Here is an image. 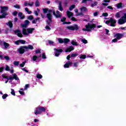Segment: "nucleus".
I'll use <instances>...</instances> for the list:
<instances>
[{"mask_svg": "<svg viewBox=\"0 0 126 126\" xmlns=\"http://www.w3.org/2000/svg\"><path fill=\"white\" fill-rule=\"evenodd\" d=\"M7 25L9 26V27H10V28H12V22H11V21H9V22L6 23Z\"/></svg>", "mask_w": 126, "mask_h": 126, "instance_id": "obj_26", "label": "nucleus"}, {"mask_svg": "<svg viewBox=\"0 0 126 126\" xmlns=\"http://www.w3.org/2000/svg\"><path fill=\"white\" fill-rule=\"evenodd\" d=\"M78 56V54H71V58H75Z\"/></svg>", "mask_w": 126, "mask_h": 126, "instance_id": "obj_37", "label": "nucleus"}, {"mask_svg": "<svg viewBox=\"0 0 126 126\" xmlns=\"http://www.w3.org/2000/svg\"><path fill=\"white\" fill-rule=\"evenodd\" d=\"M42 59H47V57H46V55L45 54V53L42 54Z\"/></svg>", "mask_w": 126, "mask_h": 126, "instance_id": "obj_52", "label": "nucleus"}, {"mask_svg": "<svg viewBox=\"0 0 126 126\" xmlns=\"http://www.w3.org/2000/svg\"><path fill=\"white\" fill-rule=\"evenodd\" d=\"M8 96V95L6 94H5L2 96V99H6V97Z\"/></svg>", "mask_w": 126, "mask_h": 126, "instance_id": "obj_41", "label": "nucleus"}, {"mask_svg": "<svg viewBox=\"0 0 126 126\" xmlns=\"http://www.w3.org/2000/svg\"><path fill=\"white\" fill-rule=\"evenodd\" d=\"M5 70H6L7 71H8L9 70V67L8 65L6 66Z\"/></svg>", "mask_w": 126, "mask_h": 126, "instance_id": "obj_63", "label": "nucleus"}, {"mask_svg": "<svg viewBox=\"0 0 126 126\" xmlns=\"http://www.w3.org/2000/svg\"><path fill=\"white\" fill-rule=\"evenodd\" d=\"M69 65H72V62L68 61L67 63H66L64 65V68H68Z\"/></svg>", "mask_w": 126, "mask_h": 126, "instance_id": "obj_19", "label": "nucleus"}, {"mask_svg": "<svg viewBox=\"0 0 126 126\" xmlns=\"http://www.w3.org/2000/svg\"><path fill=\"white\" fill-rule=\"evenodd\" d=\"M68 3V2H67V0H65L64 1V5L65 6H67V4Z\"/></svg>", "mask_w": 126, "mask_h": 126, "instance_id": "obj_62", "label": "nucleus"}, {"mask_svg": "<svg viewBox=\"0 0 126 126\" xmlns=\"http://www.w3.org/2000/svg\"><path fill=\"white\" fill-rule=\"evenodd\" d=\"M33 19V16L32 15L29 16L28 18V19H29V20H32V19Z\"/></svg>", "mask_w": 126, "mask_h": 126, "instance_id": "obj_51", "label": "nucleus"}, {"mask_svg": "<svg viewBox=\"0 0 126 126\" xmlns=\"http://www.w3.org/2000/svg\"><path fill=\"white\" fill-rule=\"evenodd\" d=\"M99 14L98 12H95L94 13V16H97Z\"/></svg>", "mask_w": 126, "mask_h": 126, "instance_id": "obj_57", "label": "nucleus"}, {"mask_svg": "<svg viewBox=\"0 0 126 126\" xmlns=\"http://www.w3.org/2000/svg\"><path fill=\"white\" fill-rule=\"evenodd\" d=\"M25 10L27 12L28 14H31V13H32V11H29V9H28L27 7L25 8Z\"/></svg>", "mask_w": 126, "mask_h": 126, "instance_id": "obj_25", "label": "nucleus"}, {"mask_svg": "<svg viewBox=\"0 0 126 126\" xmlns=\"http://www.w3.org/2000/svg\"><path fill=\"white\" fill-rule=\"evenodd\" d=\"M115 17L117 18L121 17V18L118 20V24L120 25H122L123 24L126 23V13H124L122 11L118 12L116 14Z\"/></svg>", "mask_w": 126, "mask_h": 126, "instance_id": "obj_1", "label": "nucleus"}, {"mask_svg": "<svg viewBox=\"0 0 126 126\" xmlns=\"http://www.w3.org/2000/svg\"><path fill=\"white\" fill-rule=\"evenodd\" d=\"M14 65L18 66L19 65V62L14 61L13 63Z\"/></svg>", "mask_w": 126, "mask_h": 126, "instance_id": "obj_38", "label": "nucleus"}, {"mask_svg": "<svg viewBox=\"0 0 126 126\" xmlns=\"http://www.w3.org/2000/svg\"><path fill=\"white\" fill-rule=\"evenodd\" d=\"M1 44H2V45H3V46L6 49L8 48V47L9 46V44L5 42V41H1Z\"/></svg>", "mask_w": 126, "mask_h": 126, "instance_id": "obj_21", "label": "nucleus"}, {"mask_svg": "<svg viewBox=\"0 0 126 126\" xmlns=\"http://www.w3.org/2000/svg\"><path fill=\"white\" fill-rule=\"evenodd\" d=\"M71 20H72V21H77L76 19L75 18H74V17H72L71 18Z\"/></svg>", "mask_w": 126, "mask_h": 126, "instance_id": "obj_60", "label": "nucleus"}, {"mask_svg": "<svg viewBox=\"0 0 126 126\" xmlns=\"http://www.w3.org/2000/svg\"><path fill=\"white\" fill-rule=\"evenodd\" d=\"M63 40H64L63 38H58L59 43H60V44H63Z\"/></svg>", "mask_w": 126, "mask_h": 126, "instance_id": "obj_29", "label": "nucleus"}, {"mask_svg": "<svg viewBox=\"0 0 126 126\" xmlns=\"http://www.w3.org/2000/svg\"><path fill=\"white\" fill-rule=\"evenodd\" d=\"M8 7L6 6L1 7V11L0 13L1 15H0V19L5 18V16L7 15V13L5 11L8 10Z\"/></svg>", "mask_w": 126, "mask_h": 126, "instance_id": "obj_4", "label": "nucleus"}, {"mask_svg": "<svg viewBox=\"0 0 126 126\" xmlns=\"http://www.w3.org/2000/svg\"><path fill=\"white\" fill-rule=\"evenodd\" d=\"M48 43L50 46H55V42L52 40H48Z\"/></svg>", "mask_w": 126, "mask_h": 126, "instance_id": "obj_27", "label": "nucleus"}, {"mask_svg": "<svg viewBox=\"0 0 126 126\" xmlns=\"http://www.w3.org/2000/svg\"><path fill=\"white\" fill-rule=\"evenodd\" d=\"M59 10H60V11H63V7H62V1H59Z\"/></svg>", "mask_w": 126, "mask_h": 126, "instance_id": "obj_23", "label": "nucleus"}, {"mask_svg": "<svg viewBox=\"0 0 126 126\" xmlns=\"http://www.w3.org/2000/svg\"><path fill=\"white\" fill-rule=\"evenodd\" d=\"M35 6H36V7L39 6V5H40V3L39 2V1H38V0H37L35 1Z\"/></svg>", "mask_w": 126, "mask_h": 126, "instance_id": "obj_39", "label": "nucleus"}, {"mask_svg": "<svg viewBox=\"0 0 126 126\" xmlns=\"http://www.w3.org/2000/svg\"><path fill=\"white\" fill-rule=\"evenodd\" d=\"M33 4H34V2L33 1L30 2L29 3H28L27 1H26L24 3V5L25 6H28V5H29V6L32 7L33 6Z\"/></svg>", "mask_w": 126, "mask_h": 126, "instance_id": "obj_18", "label": "nucleus"}, {"mask_svg": "<svg viewBox=\"0 0 126 126\" xmlns=\"http://www.w3.org/2000/svg\"><path fill=\"white\" fill-rule=\"evenodd\" d=\"M46 111V108L43 107H38L36 108L34 111L35 115H39L42 114V112H45Z\"/></svg>", "mask_w": 126, "mask_h": 126, "instance_id": "obj_6", "label": "nucleus"}, {"mask_svg": "<svg viewBox=\"0 0 126 126\" xmlns=\"http://www.w3.org/2000/svg\"><path fill=\"white\" fill-rule=\"evenodd\" d=\"M74 50V47L72 46V45L70 46L69 47H67L65 49V52L66 53H68L71 52V51H73Z\"/></svg>", "mask_w": 126, "mask_h": 126, "instance_id": "obj_15", "label": "nucleus"}, {"mask_svg": "<svg viewBox=\"0 0 126 126\" xmlns=\"http://www.w3.org/2000/svg\"><path fill=\"white\" fill-rule=\"evenodd\" d=\"M80 10H81V11H82V12H84L86 11V7H82L80 8Z\"/></svg>", "mask_w": 126, "mask_h": 126, "instance_id": "obj_33", "label": "nucleus"}, {"mask_svg": "<svg viewBox=\"0 0 126 126\" xmlns=\"http://www.w3.org/2000/svg\"><path fill=\"white\" fill-rule=\"evenodd\" d=\"M117 23V21L113 19V18H111L109 20V21H106L105 22L106 24H107V25H109L110 23V26L112 27H115L116 26V23Z\"/></svg>", "mask_w": 126, "mask_h": 126, "instance_id": "obj_7", "label": "nucleus"}, {"mask_svg": "<svg viewBox=\"0 0 126 126\" xmlns=\"http://www.w3.org/2000/svg\"><path fill=\"white\" fill-rule=\"evenodd\" d=\"M71 44H72L73 46H77V42L76 41L72 40Z\"/></svg>", "mask_w": 126, "mask_h": 126, "instance_id": "obj_30", "label": "nucleus"}, {"mask_svg": "<svg viewBox=\"0 0 126 126\" xmlns=\"http://www.w3.org/2000/svg\"><path fill=\"white\" fill-rule=\"evenodd\" d=\"M45 29H46L47 31H50L51 30V28L48 26L45 27Z\"/></svg>", "mask_w": 126, "mask_h": 126, "instance_id": "obj_50", "label": "nucleus"}, {"mask_svg": "<svg viewBox=\"0 0 126 126\" xmlns=\"http://www.w3.org/2000/svg\"><path fill=\"white\" fill-rule=\"evenodd\" d=\"M66 14L68 18H70L71 17L73 16V13L68 10L67 11Z\"/></svg>", "mask_w": 126, "mask_h": 126, "instance_id": "obj_20", "label": "nucleus"}, {"mask_svg": "<svg viewBox=\"0 0 126 126\" xmlns=\"http://www.w3.org/2000/svg\"><path fill=\"white\" fill-rule=\"evenodd\" d=\"M25 63H26V61L23 62L22 63L20 64V66L21 67H23L24 65H25Z\"/></svg>", "mask_w": 126, "mask_h": 126, "instance_id": "obj_35", "label": "nucleus"}, {"mask_svg": "<svg viewBox=\"0 0 126 126\" xmlns=\"http://www.w3.org/2000/svg\"><path fill=\"white\" fill-rule=\"evenodd\" d=\"M21 69H22L23 71H25V72H27V73L29 72V71L27 70L26 69V68H22Z\"/></svg>", "mask_w": 126, "mask_h": 126, "instance_id": "obj_49", "label": "nucleus"}, {"mask_svg": "<svg viewBox=\"0 0 126 126\" xmlns=\"http://www.w3.org/2000/svg\"><path fill=\"white\" fill-rule=\"evenodd\" d=\"M29 88V84H27L25 85L24 90H27Z\"/></svg>", "mask_w": 126, "mask_h": 126, "instance_id": "obj_46", "label": "nucleus"}, {"mask_svg": "<svg viewBox=\"0 0 126 126\" xmlns=\"http://www.w3.org/2000/svg\"><path fill=\"white\" fill-rule=\"evenodd\" d=\"M124 37V34L120 33H115L114 34V38H116L118 40H121Z\"/></svg>", "mask_w": 126, "mask_h": 126, "instance_id": "obj_13", "label": "nucleus"}, {"mask_svg": "<svg viewBox=\"0 0 126 126\" xmlns=\"http://www.w3.org/2000/svg\"><path fill=\"white\" fill-rule=\"evenodd\" d=\"M2 78L3 81H5V83H7L8 82V80L9 78H8V76L6 75L5 74H3L1 76H0V78Z\"/></svg>", "mask_w": 126, "mask_h": 126, "instance_id": "obj_11", "label": "nucleus"}, {"mask_svg": "<svg viewBox=\"0 0 126 126\" xmlns=\"http://www.w3.org/2000/svg\"><path fill=\"white\" fill-rule=\"evenodd\" d=\"M47 18H48L49 21H47V24H51V22L52 21V15L51 14H47Z\"/></svg>", "mask_w": 126, "mask_h": 126, "instance_id": "obj_17", "label": "nucleus"}, {"mask_svg": "<svg viewBox=\"0 0 126 126\" xmlns=\"http://www.w3.org/2000/svg\"><path fill=\"white\" fill-rule=\"evenodd\" d=\"M86 29L83 28V31L89 32L91 31V30H94L96 28V25L94 24H90L89 23H88L87 25H85Z\"/></svg>", "mask_w": 126, "mask_h": 126, "instance_id": "obj_3", "label": "nucleus"}, {"mask_svg": "<svg viewBox=\"0 0 126 126\" xmlns=\"http://www.w3.org/2000/svg\"><path fill=\"white\" fill-rule=\"evenodd\" d=\"M13 7H15V8H17L18 9H19V8H20V6L18 4H16L13 5Z\"/></svg>", "mask_w": 126, "mask_h": 126, "instance_id": "obj_44", "label": "nucleus"}, {"mask_svg": "<svg viewBox=\"0 0 126 126\" xmlns=\"http://www.w3.org/2000/svg\"><path fill=\"white\" fill-rule=\"evenodd\" d=\"M19 42L21 44H25V43H26V41L25 40H19Z\"/></svg>", "mask_w": 126, "mask_h": 126, "instance_id": "obj_45", "label": "nucleus"}, {"mask_svg": "<svg viewBox=\"0 0 126 126\" xmlns=\"http://www.w3.org/2000/svg\"><path fill=\"white\" fill-rule=\"evenodd\" d=\"M19 92L21 95H24V94H25V93L23 92V89H21Z\"/></svg>", "mask_w": 126, "mask_h": 126, "instance_id": "obj_32", "label": "nucleus"}, {"mask_svg": "<svg viewBox=\"0 0 126 126\" xmlns=\"http://www.w3.org/2000/svg\"><path fill=\"white\" fill-rule=\"evenodd\" d=\"M66 29H68V30H71L72 31H74V30L77 31L79 29V27L76 24H74L72 26L66 27Z\"/></svg>", "mask_w": 126, "mask_h": 126, "instance_id": "obj_9", "label": "nucleus"}, {"mask_svg": "<svg viewBox=\"0 0 126 126\" xmlns=\"http://www.w3.org/2000/svg\"><path fill=\"white\" fill-rule=\"evenodd\" d=\"M14 33L18 37H20L21 38L23 37V35H22V33H21V31H20L19 30L15 31Z\"/></svg>", "mask_w": 126, "mask_h": 126, "instance_id": "obj_16", "label": "nucleus"}, {"mask_svg": "<svg viewBox=\"0 0 126 126\" xmlns=\"http://www.w3.org/2000/svg\"><path fill=\"white\" fill-rule=\"evenodd\" d=\"M55 52V57H59V55H60V53H63V50L62 49H58L57 48L54 49Z\"/></svg>", "mask_w": 126, "mask_h": 126, "instance_id": "obj_12", "label": "nucleus"}, {"mask_svg": "<svg viewBox=\"0 0 126 126\" xmlns=\"http://www.w3.org/2000/svg\"><path fill=\"white\" fill-rule=\"evenodd\" d=\"M73 66L75 67H77V66H78V62L74 63L73 64Z\"/></svg>", "mask_w": 126, "mask_h": 126, "instance_id": "obj_48", "label": "nucleus"}, {"mask_svg": "<svg viewBox=\"0 0 126 126\" xmlns=\"http://www.w3.org/2000/svg\"><path fill=\"white\" fill-rule=\"evenodd\" d=\"M17 11H15L14 12H13V15H14V16H15V15H17Z\"/></svg>", "mask_w": 126, "mask_h": 126, "instance_id": "obj_64", "label": "nucleus"}, {"mask_svg": "<svg viewBox=\"0 0 126 126\" xmlns=\"http://www.w3.org/2000/svg\"><path fill=\"white\" fill-rule=\"evenodd\" d=\"M8 78L10 80L9 83H10V84H13V82H12L13 79H15V80H19V78H18L16 74H13L12 76H9Z\"/></svg>", "mask_w": 126, "mask_h": 126, "instance_id": "obj_8", "label": "nucleus"}, {"mask_svg": "<svg viewBox=\"0 0 126 126\" xmlns=\"http://www.w3.org/2000/svg\"><path fill=\"white\" fill-rule=\"evenodd\" d=\"M41 57H42V55L41 54L38 56L34 55L32 58L31 61L32 62H35V63H38V62H39V59H40Z\"/></svg>", "mask_w": 126, "mask_h": 126, "instance_id": "obj_10", "label": "nucleus"}, {"mask_svg": "<svg viewBox=\"0 0 126 126\" xmlns=\"http://www.w3.org/2000/svg\"><path fill=\"white\" fill-rule=\"evenodd\" d=\"M33 49H34L33 46L29 45L28 46H23L20 47L19 49H18V53H19V54H24V52H25V51H28V50H33Z\"/></svg>", "mask_w": 126, "mask_h": 126, "instance_id": "obj_2", "label": "nucleus"}, {"mask_svg": "<svg viewBox=\"0 0 126 126\" xmlns=\"http://www.w3.org/2000/svg\"><path fill=\"white\" fill-rule=\"evenodd\" d=\"M29 23H30V22H29V21H28L27 20L25 21V24H26L27 25H28V24H29Z\"/></svg>", "mask_w": 126, "mask_h": 126, "instance_id": "obj_56", "label": "nucleus"}, {"mask_svg": "<svg viewBox=\"0 0 126 126\" xmlns=\"http://www.w3.org/2000/svg\"><path fill=\"white\" fill-rule=\"evenodd\" d=\"M34 30H35L34 28H29L27 30L23 29V34L26 36H28L29 34H32Z\"/></svg>", "mask_w": 126, "mask_h": 126, "instance_id": "obj_5", "label": "nucleus"}, {"mask_svg": "<svg viewBox=\"0 0 126 126\" xmlns=\"http://www.w3.org/2000/svg\"><path fill=\"white\" fill-rule=\"evenodd\" d=\"M97 4H98V2H94V3L91 4V7H94V6H96V5H97Z\"/></svg>", "mask_w": 126, "mask_h": 126, "instance_id": "obj_40", "label": "nucleus"}, {"mask_svg": "<svg viewBox=\"0 0 126 126\" xmlns=\"http://www.w3.org/2000/svg\"><path fill=\"white\" fill-rule=\"evenodd\" d=\"M81 42H82V43H83L84 44H87L88 43L87 40L85 39H82Z\"/></svg>", "mask_w": 126, "mask_h": 126, "instance_id": "obj_42", "label": "nucleus"}, {"mask_svg": "<svg viewBox=\"0 0 126 126\" xmlns=\"http://www.w3.org/2000/svg\"><path fill=\"white\" fill-rule=\"evenodd\" d=\"M80 59H86V55H83L81 56V57H80Z\"/></svg>", "mask_w": 126, "mask_h": 126, "instance_id": "obj_47", "label": "nucleus"}, {"mask_svg": "<svg viewBox=\"0 0 126 126\" xmlns=\"http://www.w3.org/2000/svg\"><path fill=\"white\" fill-rule=\"evenodd\" d=\"M22 27H23V28H26L27 25L26 24H22L21 25Z\"/></svg>", "mask_w": 126, "mask_h": 126, "instance_id": "obj_61", "label": "nucleus"}, {"mask_svg": "<svg viewBox=\"0 0 126 126\" xmlns=\"http://www.w3.org/2000/svg\"><path fill=\"white\" fill-rule=\"evenodd\" d=\"M66 19V18H65V17H63L61 19V22H64V21H65Z\"/></svg>", "mask_w": 126, "mask_h": 126, "instance_id": "obj_55", "label": "nucleus"}, {"mask_svg": "<svg viewBox=\"0 0 126 126\" xmlns=\"http://www.w3.org/2000/svg\"><path fill=\"white\" fill-rule=\"evenodd\" d=\"M36 77H37V78H39V79H41V78H42L43 76H42V75H41V74H37L36 75Z\"/></svg>", "mask_w": 126, "mask_h": 126, "instance_id": "obj_36", "label": "nucleus"}, {"mask_svg": "<svg viewBox=\"0 0 126 126\" xmlns=\"http://www.w3.org/2000/svg\"><path fill=\"white\" fill-rule=\"evenodd\" d=\"M39 53H41V50L37 49L35 50V54H39Z\"/></svg>", "mask_w": 126, "mask_h": 126, "instance_id": "obj_53", "label": "nucleus"}, {"mask_svg": "<svg viewBox=\"0 0 126 126\" xmlns=\"http://www.w3.org/2000/svg\"><path fill=\"white\" fill-rule=\"evenodd\" d=\"M11 94L13 96H15V92H14V90H13V89H11Z\"/></svg>", "mask_w": 126, "mask_h": 126, "instance_id": "obj_43", "label": "nucleus"}, {"mask_svg": "<svg viewBox=\"0 0 126 126\" xmlns=\"http://www.w3.org/2000/svg\"><path fill=\"white\" fill-rule=\"evenodd\" d=\"M44 13H47L48 12V9H43Z\"/></svg>", "mask_w": 126, "mask_h": 126, "instance_id": "obj_59", "label": "nucleus"}, {"mask_svg": "<svg viewBox=\"0 0 126 126\" xmlns=\"http://www.w3.org/2000/svg\"><path fill=\"white\" fill-rule=\"evenodd\" d=\"M38 20H40V18H38H38H37L36 19L33 20L32 21V24H36V22H37V21Z\"/></svg>", "mask_w": 126, "mask_h": 126, "instance_id": "obj_28", "label": "nucleus"}, {"mask_svg": "<svg viewBox=\"0 0 126 126\" xmlns=\"http://www.w3.org/2000/svg\"><path fill=\"white\" fill-rule=\"evenodd\" d=\"M118 39L116 37H115V38L112 40V42H113L114 43H116V42H118Z\"/></svg>", "mask_w": 126, "mask_h": 126, "instance_id": "obj_54", "label": "nucleus"}, {"mask_svg": "<svg viewBox=\"0 0 126 126\" xmlns=\"http://www.w3.org/2000/svg\"><path fill=\"white\" fill-rule=\"evenodd\" d=\"M69 42H70V40H69V39L64 38L63 43H64V44H67Z\"/></svg>", "mask_w": 126, "mask_h": 126, "instance_id": "obj_24", "label": "nucleus"}, {"mask_svg": "<svg viewBox=\"0 0 126 126\" xmlns=\"http://www.w3.org/2000/svg\"><path fill=\"white\" fill-rule=\"evenodd\" d=\"M53 15H55L57 18H59V17H62V13L59 11H56V14L55 11H53Z\"/></svg>", "mask_w": 126, "mask_h": 126, "instance_id": "obj_14", "label": "nucleus"}, {"mask_svg": "<svg viewBox=\"0 0 126 126\" xmlns=\"http://www.w3.org/2000/svg\"><path fill=\"white\" fill-rule=\"evenodd\" d=\"M18 16L20 19H23V18H24V16H23V14L21 12L18 13Z\"/></svg>", "mask_w": 126, "mask_h": 126, "instance_id": "obj_22", "label": "nucleus"}, {"mask_svg": "<svg viewBox=\"0 0 126 126\" xmlns=\"http://www.w3.org/2000/svg\"><path fill=\"white\" fill-rule=\"evenodd\" d=\"M73 8H75V5L73 4L71 5L70 7L69 8V9L70 11H71V10H72L73 9Z\"/></svg>", "mask_w": 126, "mask_h": 126, "instance_id": "obj_31", "label": "nucleus"}, {"mask_svg": "<svg viewBox=\"0 0 126 126\" xmlns=\"http://www.w3.org/2000/svg\"><path fill=\"white\" fill-rule=\"evenodd\" d=\"M116 6H117V8H121L122 7V3L116 4Z\"/></svg>", "mask_w": 126, "mask_h": 126, "instance_id": "obj_34", "label": "nucleus"}, {"mask_svg": "<svg viewBox=\"0 0 126 126\" xmlns=\"http://www.w3.org/2000/svg\"><path fill=\"white\" fill-rule=\"evenodd\" d=\"M108 13H102V16L107 17L108 16Z\"/></svg>", "mask_w": 126, "mask_h": 126, "instance_id": "obj_58", "label": "nucleus"}]
</instances>
